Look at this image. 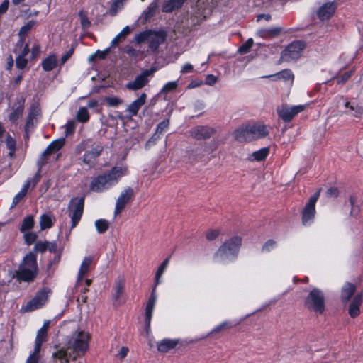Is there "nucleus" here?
I'll use <instances>...</instances> for the list:
<instances>
[{"mask_svg":"<svg viewBox=\"0 0 363 363\" xmlns=\"http://www.w3.org/2000/svg\"><path fill=\"white\" fill-rule=\"evenodd\" d=\"M79 16L80 17L81 24L83 28H87L90 26V21L86 17L85 13L82 11H79Z\"/></svg>","mask_w":363,"mask_h":363,"instance_id":"6e6d98bb","label":"nucleus"},{"mask_svg":"<svg viewBox=\"0 0 363 363\" xmlns=\"http://www.w3.org/2000/svg\"><path fill=\"white\" fill-rule=\"evenodd\" d=\"M216 130L213 128L209 126H196L191 129V136L197 140H207L213 135Z\"/></svg>","mask_w":363,"mask_h":363,"instance_id":"2eb2a0df","label":"nucleus"},{"mask_svg":"<svg viewBox=\"0 0 363 363\" xmlns=\"http://www.w3.org/2000/svg\"><path fill=\"white\" fill-rule=\"evenodd\" d=\"M305 48L306 44L300 40L294 41L281 52V60L286 62L296 60L301 57Z\"/></svg>","mask_w":363,"mask_h":363,"instance_id":"0eeeda50","label":"nucleus"},{"mask_svg":"<svg viewBox=\"0 0 363 363\" xmlns=\"http://www.w3.org/2000/svg\"><path fill=\"white\" fill-rule=\"evenodd\" d=\"M125 281L123 279H119L117 281L114 287V299L118 301L123 293Z\"/></svg>","mask_w":363,"mask_h":363,"instance_id":"ea45409f","label":"nucleus"},{"mask_svg":"<svg viewBox=\"0 0 363 363\" xmlns=\"http://www.w3.org/2000/svg\"><path fill=\"white\" fill-rule=\"evenodd\" d=\"M47 337V332L44 331V329H39L37 332L35 347V351H40L42 344L45 342Z\"/></svg>","mask_w":363,"mask_h":363,"instance_id":"f704fd0d","label":"nucleus"},{"mask_svg":"<svg viewBox=\"0 0 363 363\" xmlns=\"http://www.w3.org/2000/svg\"><path fill=\"white\" fill-rule=\"evenodd\" d=\"M241 243L242 238L239 236L225 241L216 252L215 260L223 264L232 262L236 258Z\"/></svg>","mask_w":363,"mask_h":363,"instance_id":"f03ea898","label":"nucleus"},{"mask_svg":"<svg viewBox=\"0 0 363 363\" xmlns=\"http://www.w3.org/2000/svg\"><path fill=\"white\" fill-rule=\"evenodd\" d=\"M169 259H170L169 257H167L159 266V267L156 272V274H155V287H156L159 284H160L162 277L169 265ZM154 289H155V288H154Z\"/></svg>","mask_w":363,"mask_h":363,"instance_id":"393cba45","label":"nucleus"},{"mask_svg":"<svg viewBox=\"0 0 363 363\" xmlns=\"http://www.w3.org/2000/svg\"><path fill=\"white\" fill-rule=\"evenodd\" d=\"M23 111V108L22 106H19L17 108H16L9 116V119L12 122H16L20 116L22 115Z\"/></svg>","mask_w":363,"mask_h":363,"instance_id":"de8ad7c7","label":"nucleus"},{"mask_svg":"<svg viewBox=\"0 0 363 363\" xmlns=\"http://www.w3.org/2000/svg\"><path fill=\"white\" fill-rule=\"evenodd\" d=\"M76 128V122L74 121H69L65 125L66 135H69L74 132Z\"/></svg>","mask_w":363,"mask_h":363,"instance_id":"bf43d9fd","label":"nucleus"},{"mask_svg":"<svg viewBox=\"0 0 363 363\" xmlns=\"http://www.w3.org/2000/svg\"><path fill=\"white\" fill-rule=\"evenodd\" d=\"M219 233L218 230H210L206 233V238L208 240H213L218 236Z\"/></svg>","mask_w":363,"mask_h":363,"instance_id":"052dcab7","label":"nucleus"},{"mask_svg":"<svg viewBox=\"0 0 363 363\" xmlns=\"http://www.w3.org/2000/svg\"><path fill=\"white\" fill-rule=\"evenodd\" d=\"M337 5L334 2H328L319 7L317 10V16L321 21L329 19L334 14Z\"/></svg>","mask_w":363,"mask_h":363,"instance_id":"f3484780","label":"nucleus"},{"mask_svg":"<svg viewBox=\"0 0 363 363\" xmlns=\"http://www.w3.org/2000/svg\"><path fill=\"white\" fill-rule=\"evenodd\" d=\"M269 153V147H263L260 150L253 152L247 157V160L250 162H261L266 159Z\"/></svg>","mask_w":363,"mask_h":363,"instance_id":"4be33fe9","label":"nucleus"},{"mask_svg":"<svg viewBox=\"0 0 363 363\" xmlns=\"http://www.w3.org/2000/svg\"><path fill=\"white\" fill-rule=\"evenodd\" d=\"M104 101L106 104L111 107H118L123 104V100L116 96H106L104 99Z\"/></svg>","mask_w":363,"mask_h":363,"instance_id":"a19ab883","label":"nucleus"},{"mask_svg":"<svg viewBox=\"0 0 363 363\" xmlns=\"http://www.w3.org/2000/svg\"><path fill=\"white\" fill-rule=\"evenodd\" d=\"M84 209V199L83 198H75L72 199L70 205L69 206V216L72 220V228L77 226L79 222Z\"/></svg>","mask_w":363,"mask_h":363,"instance_id":"9d476101","label":"nucleus"},{"mask_svg":"<svg viewBox=\"0 0 363 363\" xmlns=\"http://www.w3.org/2000/svg\"><path fill=\"white\" fill-rule=\"evenodd\" d=\"M35 21H30L21 28L18 32V35L20 38L18 43H20L21 45L23 43L26 34L31 30V29L35 26Z\"/></svg>","mask_w":363,"mask_h":363,"instance_id":"c756f323","label":"nucleus"},{"mask_svg":"<svg viewBox=\"0 0 363 363\" xmlns=\"http://www.w3.org/2000/svg\"><path fill=\"white\" fill-rule=\"evenodd\" d=\"M352 75V72H347L343 74L342 76L337 78V82L338 84H343L346 82Z\"/></svg>","mask_w":363,"mask_h":363,"instance_id":"0e129e2a","label":"nucleus"},{"mask_svg":"<svg viewBox=\"0 0 363 363\" xmlns=\"http://www.w3.org/2000/svg\"><path fill=\"white\" fill-rule=\"evenodd\" d=\"M40 116V108L38 104H33L30 110L27 122L25 126L26 131H28L37 122Z\"/></svg>","mask_w":363,"mask_h":363,"instance_id":"6ab92c4d","label":"nucleus"},{"mask_svg":"<svg viewBox=\"0 0 363 363\" xmlns=\"http://www.w3.org/2000/svg\"><path fill=\"white\" fill-rule=\"evenodd\" d=\"M109 226L108 222L105 219H99L95 221V227L99 233H105Z\"/></svg>","mask_w":363,"mask_h":363,"instance_id":"37998d69","label":"nucleus"},{"mask_svg":"<svg viewBox=\"0 0 363 363\" xmlns=\"http://www.w3.org/2000/svg\"><path fill=\"white\" fill-rule=\"evenodd\" d=\"M6 145L9 150V156L10 157H14L16 152V141L9 135L6 136Z\"/></svg>","mask_w":363,"mask_h":363,"instance_id":"79ce46f5","label":"nucleus"},{"mask_svg":"<svg viewBox=\"0 0 363 363\" xmlns=\"http://www.w3.org/2000/svg\"><path fill=\"white\" fill-rule=\"evenodd\" d=\"M217 81V77L213 74H208L206 78V84L209 86L213 85Z\"/></svg>","mask_w":363,"mask_h":363,"instance_id":"774afa93","label":"nucleus"},{"mask_svg":"<svg viewBox=\"0 0 363 363\" xmlns=\"http://www.w3.org/2000/svg\"><path fill=\"white\" fill-rule=\"evenodd\" d=\"M89 335L83 331H76L72 334L67 342V349L60 348L52 353V357L63 363L74 360L84 355L89 349Z\"/></svg>","mask_w":363,"mask_h":363,"instance_id":"f257e3e1","label":"nucleus"},{"mask_svg":"<svg viewBox=\"0 0 363 363\" xmlns=\"http://www.w3.org/2000/svg\"><path fill=\"white\" fill-rule=\"evenodd\" d=\"M102 147L97 145L93 147L90 151L86 152L83 156V162L84 164L91 165L94 164L95 160L101 155L102 152Z\"/></svg>","mask_w":363,"mask_h":363,"instance_id":"412c9836","label":"nucleus"},{"mask_svg":"<svg viewBox=\"0 0 363 363\" xmlns=\"http://www.w3.org/2000/svg\"><path fill=\"white\" fill-rule=\"evenodd\" d=\"M112 186L116 184L119 180L128 174V167L125 165L116 166L109 172L104 173Z\"/></svg>","mask_w":363,"mask_h":363,"instance_id":"dca6fc26","label":"nucleus"},{"mask_svg":"<svg viewBox=\"0 0 363 363\" xmlns=\"http://www.w3.org/2000/svg\"><path fill=\"white\" fill-rule=\"evenodd\" d=\"M177 345L175 340L164 339L157 343V349L161 352H167Z\"/></svg>","mask_w":363,"mask_h":363,"instance_id":"cd10ccee","label":"nucleus"},{"mask_svg":"<svg viewBox=\"0 0 363 363\" xmlns=\"http://www.w3.org/2000/svg\"><path fill=\"white\" fill-rule=\"evenodd\" d=\"M320 189H318L309 199L302 211V222L304 225H310L315 217V203L319 198Z\"/></svg>","mask_w":363,"mask_h":363,"instance_id":"6e6552de","label":"nucleus"},{"mask_svg":"<svg viewBox=\"0 0 363 363\" xmlns=\"http://www.w3.org/2000/svg\"><path fill=\"white\" fill-rule=\"evenodd\" d=\"M30 185L29 182H28L23 189L15 196L13 199V205H16L26 194L28 186Z\"/></svg>","mask_w":363,"mask_h":363,"instance_id":"c03bdc74","label":"nucleus"},{"mask_svg":"<svg viewBox=\"0 0 363 363\" xmlns=\"http://www.w3.org/2000/svg\"><path fill=\"white\" fill-rule=\"evenodd\" d=\"M306 105L288 106L281 105L277 108L279 116L285 122L291 121L298 113L302 112L306 108Z\"/></svg>","mask_w":363,"mask_h":363,"instance_id":"9b49d317","label":"nucleus"},{"mask_svg":"<svg viewBox=\"0 0 363 363\" xmlns=\"http://www.w3.org/2000/svg\"><path fill=\"white\" fill-rule=\"evenodd\" d=\"M48 293L49 291L46 289L38 292L33 299L29 301L26 305L23 307V310L25 312H30L41 308L48 301Z\"/></svg>","mask_w":363,"mask_h":363,"instance_id":"f8f14e48","label":"nucleus"},{"mask_svg":"<svg viewBox=\"0 0 363 363\" xmlns=\"http://www.w3.org/2000/svg\"><path fill=\"white\" fill-rule=\"evenodd\" d=\"M126 1L127 0H116L111 6L110 13L112 16L116 15L117 12L123 8Z\"/></svg>","mask_w":363,"mask_h":363,"instance_id":"a18cd8bd","label":"nucleus"},{"mask_svg":"<svg viewBox=\"0 0 363 363\" xmlns=\"http://www.w3.org/2000/svg\"><path fill=\"white\" fill-rule=\"evenodd\" d=\"M28 63L27 59L23 56H18L16 60V67L19 69H23Z\"/></svg>","mask_w":363,"mask_h":363,"instance_id":"5fc2aeb1","label":"nucleus"},{"mask_svg":"<svg viewBox=\"0 0 363 363\" xmlns=\"http://www.w3.org/2000/svg\"><path fill=\"white\" fill-rule=\"evenodd\" d=\"M178 86L177 82L172 81L166 83L161 89L162 94H167L175 90Z\"/></svg>","mask_w":363,"mask_h":363,"instance_id":"49530a36","label":"nucleus"},{"mask_svg":"<svg viewBox=\"0 0 363 363\" xmlns=\"http://www.w3.org/2000/svg\"><path fill=\"white\" fill-rule=\"evenodd\" d=\"M194 71V66L191 63L184 64L181 69L182 74L191 73Z\"/></svg>","mask_w":363,"mask_h":363,"instance_id":"69168bd1","label":"nucleus"},{"mask_svg":"<svg viewBox=\"0 0 363 363\" xmlns=\"http://www.w3.org/2000/svg\"><path fill=\"white\" fill-rule=\"evenodd\" d=\"M362 303V296L357 295L352 300L349 307V314L351 317L354 318L359 314V306Z\"/></svg>","mask_w":363,"mask_h":363,"instance_id":"b1692460","label":"nucleus"},{"mask_svg":"<svg viewBox=\"0 0 363 363\" xmlns=\"http://www.w3.org/2000/svg\"><path fill=\"white\" fill-rule=\"evenodd\" d=\"M198 4L199 6L202 9L201 13L199 14V18L202 20L211 13L212 0H199Z\"/></svg>","mask_w":363,"mask_h":363,"instance_id":"bb28decb","label":"nucleus"},{"mask_svg":"<svg viewBox=\"0 0 363 363\" xmlns=\"http://www.w3.org/2000/svg\"><path fill=\"white\" fill-rule=\"evenodd\" d=\"M36 239L37 235L35 233L28 232L24 234V240L28 245H31L35 241Z\"/></svg>","mask_w":363,"mask_h":363,"instance_id":"8fccbe9b","label":"nucleus"},{"mask_svg":"<svg viewBox=\"0 0 363 363\" xmlns=\"http://www.w3.org/2000/svg\"><path fill=\"white\" fill-rule=\"evenodd\" d=\"M111 186V184L105 174L99 175L91 180L90 183V190L94 192H103L109 189Z\"/></svg>","mask_w":363,"mask_h":363,"instance_id":"4468645a","label":"nucleus"},{"mask_svg":"<svg viewBox=\"0 0 363 363\" xmlns=\"http://www.w3.org/2000/svg\"><path fill=\"white\" fill-rule=\"evenodd\" d=\"M269 133L267 128L263 124H252L242 126L233 133L234 138L239 142L250 141L265 137Z\"/></svg>","mask_w":363,"mask_h":363,"instance_id":"7ed1b4c3","label":"nucleus"},{"mask_svg":"<svg viewBox=\"0 0 363 363\" xmlns=\"http://www.w3.org/2000/svg\"><path fill=\"white\" fill-rule=\"evenodd\" d=\"M57 63V57L55 55H50L43 60L41 65L43 70L49 72L55 68Z\"/></svg>","mask_w":363,"mask_h":363,"instance_id":"a878e982","label":"nucleus"},{"mask_svg":"<svg viewBox=\"0 0 363 363\" xmlns=\"http://www.w3.org/2000/svg\"><path fill=\"white\" fill-rule=\"evenodd\" d=\"M156 72V68L152 67L150 69H146L142 73L136 76L133 81L128 82L126 84V87L133 91L140 89L145 86L150 79L153 76V74Z\"/></svg>","mask_w":363,"mask_h":363,"instance_id":"1a4fd4ad","label":"nucleus"},{"mask_svg":"<svg viewBox=\"0 0 363 363\" xmlns=\"http://www.w3.org/2000/svg\"><path fill=\"white\" fill-rule=\"evenodd\" d=\"M65 145V139L60 138L51 143L43 152V155H48L59 150Z\"/></svg>","mask_w":363,"mask_h":363,"instance_id":"7c9ffc66","label":"nucleus"},{"mask_svg":"<svg viewBox=\"0 0 363 363\" xmlns=\"http://www.w3.org/2000/svg\"><path fill=\"white\" fill-rule=\"evenodd\" d=\"M92 257H86L84 258V259L82 262L78 276H77V282L79 283L81 281L84 277V275H86L89 270V267L92 263Z\"/></svg>","mask_w":363,"mask_h":363,"instance_id":"5701e85b","label":"nucleus"},{"mask_svg":"<svg viewBox=\"0 0 363 363\" xmlns=\"http://www.w3.org/2000/svg\"><path fill=\"white\" fill-rule=\"evenodd\" d=\"M253 45V40L252 38L248 39L245 44H243L240 48L239 52L240 53H247Z\"/></svg>","mask_w":363,"mask_h":363,"instance_id":"3c124183","label":"nucleus"},{"mask_svg":"<svg viewBox=\"0 0 363 363\" xmlns=\"http://www.w3.org/2000/svg\"><path fill=\"white\" fill-rule=\"evenodd\" d=\"M131 31L130 28L128 26H126L123 28V30L116 35L111 41V46H115L120 42L125 40V38L130 34Z\"/></svg>","mask_w":363,"mask_h":363,"instance_id":"473e14b6","label":"nucleus"},{"mask_svg":"<svg viewBox=\"0 0 363 363\" xmlns=\"http://www.w3.org/2000/svg\"><path fill=\"white\" fill-rule=\"evenodd\" d=\"M54 218L51 215L43 214L40 217V225L41 230L50 228L52 225Z\"/></svg>","mask_w":363,"mask_h":363,"instance_id":"c9c22d12","label":"nucleus"},{"mask_svg":"<svg viewBox=\"0 0 363 363\" xmlns=\"http://www.w3.org/2000/svg\"><path fill=\"white\" fill-rule=\"evenodd\" d=\"M159 139V136L155 133L150 139H149L145 143V148L150 149L151 147L155 145Z\"/></svg>","mask_w":363,"mask_h":363,"instance_id":"e2e57ef3","label":"nucleus"},{"mask_svg":"<svg viewBox=\"0 0 363 363\" xmlns=\"http://www.w3.org/2000/svg\"><path fill=\"white\" fill-rule=\"evenodd\" d=\"M137 43H148L149 48L152 51L156 50L159 45L164 40V36L162 33L145 31L138 34L135 37Z\"/></svg>","mask_w":363,"mask_h":363,"instance_id":"423d86ee","label":"nucleus"},{"mask_svg":"<svg viewBox=\"0 0 363 363\" xmlns=\"http://www.w3.org/2000/svg\"><path fill=\"white\" fill-rule=\"evenodd\" d=\"M185 0H169L164 3L162 7L164 12H171L174 9L182 6Z\"/></svg>","mask_w":363,"mask_h":363,"instance_id":"2f4dec72","label":"nucleus"},{"mask_svg":"<svg viewBox=\"0 0 363 363\" xmlns=\"http://www.w3.org/2000/svg\"><path fill=\"white\" fill-rule=\"evenodd\" d=\"M355 291V286L354 284L347 283L342 290V298L345 301H348L354 294Z\"/></svg>","mask_w":363,"mask_h":363,"instance_id":"72a5a7b5","label":"nucleus"},{"mask_svg":"<svg viewBox=\"0 0 363 363\" xmlns=\"http://www.w3.org/2000/svg\"><path fill=\"white\" fill-rule=\"evenodd\" d=\"M38 271L36 255L33 252L26 255L16 271V277L18 279L25 281H30L35 277Z\"/></svg>","mask_w":363,"mask_h":363,"instance_id":"20e7f679","label":"nucleus"},{"mask_svg":"<svg viewBox=\"0 0 363 363\" xmlns=\"http://www.w3.org/2000/svg\"><path fill=\"white\" fill-rule=\"evenodd\" d=\"M89 113L87 108L80 107L77 113L76 118L79 123H85L89 120Z\"/></svg>","mask_w":363,"mask_h":363,"instance_id":"e433bc0d","label":"nucleus"},{"mask_svg":"<svg viewBox=\"0 0 363 363\" xmlns=\"http://www.w3.org/2000/svg\"><path fill=\"white\" fill-rule=\"evenodd\" d=\"M133 196L134 191L133 189L130 187H127L121 191L118 199H116L114 209L115 217L121 214V213L125 208L126 205L132 200Z\"/></svg>","mask_w":363,"mask_h":363,"instance_id":"ddd939ff","label":"nucleus"},{"mask_svg":"<svg viewBox=\"0 0 363 363\" xmlns=\"http://www.w3.org/2000/svg\"><path fill=\"white\" fill-rule=\"evenodd\" d=\"M230 327L231 326H230L229 322H224V323L217 325L216 327H215L211 332V334L220 332L225 329L230 328Z\"/></svg>","mask_w":363,"mask_h":363,"instance_id":"864d4df0","label":"nucleus"},{"mask_svg":"<svg viewBox=\"0 0 363 363\" xmlns=\"http://www.w3.org/2000/svg\"><path fill=\"white\" fill-rule=\"evenodd\" d=\"M49 242H38L35 245V250L37 252H43L47 250Z\"/></svg>","mask_w":363,"mask_h":363,"instance_id":"13d9d810","label":"nucleus"},{"mask_svg":"<svg viewBox=\"0 0 363 363\" xmlns=\"http://www.w3.org/2000/svg\"><path fill=\"white\" fill-rule=\"evenodd\" d=\"M305 306L316 314H322L325 311V301L322 291L317 289L311 291L306 298Z\"/></svg>","mask_w":363,"mask_h":363,"instance_id":"39448f33","label":"nucleus"},{"mask_svg":"<svg viewBox=\"0 0 363 363\" xmlns=\"http://www.w3.org/2000/svg\"><path fill=\"white\" fill-rule=\"evenodd\" d=\"M39 353H40V351L36 352L35 347H34V351L28 357V359L26 360V363H38V361L40 359Z\"/></svg>","mask_w":363,"mask_h":363,"instance_id":"603ef678","label":"nucleus"},{"mask_svg":"<svg viewBox=\"0 0 363 363\" xmlns=\"http://www.w3.org/2000/svg\"><path fill=\"white\" fill-rule=\"evenodd\" d=\"M40 52V47L38 44H35L33 46L31 49V57L32 58H35L38 56Z\"/></svg>","mask_w":363,"mask_h":363,"instance_id":"338daca9","label":"nucleus"},{"mask_svg":"<svg viewBox=\"0 0 363 363\" xmlns=\"http://www.w3.org/2000/svg\"><path fill=\"white\" fill-rule=\"evenodd\" d=\"M33 225H34L33 217L32 216L29 215L23 219L21 226L20 228V230L22 233H25V232L32 229Z\"/></svg>","mask_w":363,"mask_h":363,"instance_id":"4c0bfd02","label":"nucleus"},{"mask_svg":"<svg viewBox=\"0 0 363 363\" xmlns=\"http://www.w3.org/2000/svg\"><path fill=\"white\" fill-rule=\"evenodd\" d=\"M339 194V191L335 187H330L326 192L327 197L328 198H336Z\"/></svg>","mask_w":363,"mask_h":363,"instance_id":"680f3d73","label":"nucleus"},{"mask_svg":"<svg viewBox=\"0 0 363 363\" xmlns=\"http://www.w3.org/2000/svg\"><path fill=\"white\" fill-rule=\"evenodd\" d=\"M169 125V119H166V120L162 121L157 126L156 134H157V133H159V134L162 133L164 130H166L168 128Z\"/></svg>","mask_w":363,"mask_h":363,"instance_id":"09e8293b","label":"nucleus"},{"mask_svg":"<svg viewBox=\"0 0 363 363\" xmlns=\"http://www.w3.org/2000/svg\"><path fill=\"white\" fill-rule=\"evenodd\" d=\"M147 99V94L145 93H143L140 94V97L136 100L133 101L128 107L127 112L129 113L130 116H135L138 114V111L141 108L143 105L145 104Z\"/></svg>","mask_w":363,"mask_h":363,"instance_id":"aec40b11","label":"nucleus"},{"mask_svg":"<svg viewBox=\"0 0 363 363\" xmlns=\"http://www.w3.org/2000/svg\"><path fill=\"white\" fill-rule=\"evenodd\" d=\"M154 292H155V289H153V291H152L151 296L148 301V303L146 306V310H145V316H146L145 317V325H146V330H147V333H148L150 327L151 318H152V316L153 314L155 305L156 303V299H157V297L155 295Z\"/></svg>","mask_w":363,"mask_h":363,"instance_id":"a211bd4d","label":"nucleus"},{"mask_svg":"<svg viewBox=\"0 0 363 363\" xmlns=\"http://www.w3.org/2000/svg\"><path fill=\"white\" fill-rule=\"evenodd\" d=\"M346 113L356 117L363 116V109L354 104H350V102L345 103Z\"/></svg>","mask_w":363,"mask_h":363,"instance_id":"c85d7f7f","label":"nucleus"},{"mask_svg":"<svg viewBox=\"0 0 363 363\" xmlns=\"http://www.w3.org/2000/svg\"><path fill=\"white\" fill-rule=\"evenodd\" d=\"M276 247V242L272 240H267L262 246V250L263 252H269L271 250Z\"/></svg>","mask_w":363,"mask_h":363,"instance_id":"4d7b16f0","label":"nucleus"},{"mask_svg":"<svg viewBox=\"0 0 363 363\" xmlns=\"http://www.w3.org/2000/svg\"><path fill=\"white\" fill-rule=\"evenodd\" d=\"M265 77H274L275 79H283L284 80L293 81L294 74L290 70L286 69L274 75L266 76Z\"/></svg>","mask_w":363,"mask_h":363,"instance_id":"58836bf2","label":"nucleus"}]
</instances>
